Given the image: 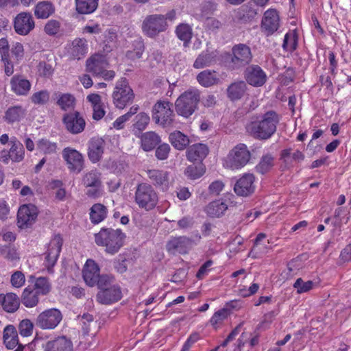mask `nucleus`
Masks as SVG:
<instances>
[{
  "label": "nucleus",
  "mask_w": 351,
  "mask_h": 351,
  "mask_svg": "<svg viewBox=\"0 0 351 351\" xmlns=\"http://www.w3.org/2000/svg\"><path fill=\"white\" fill-rule=\"evenodd\" d=\"M280 119L273 110L265 112L260 120L252 121L246 126L247 130L255 138L267 139L276 131Z\"/></svg>",
  "instance_id": "nucleus-1"
},
{
  "label": "nucleus",
  "mask_w": 351,
  "mask_h": 351,
  "mask_svg": "<svg viewBox=\"0 0 351 351\" xmlns=\"http://www.w3.org/2000/svg\"><path fill=\"white\" fill-rule=\"evenodd\" d=\"M124 237L119 229L101 228L95 234V241L97 245L105 247L107 253L114 254L123 246Z\"/></svg>",
  "instance_id": "nucleus-2"
},
{
  "label": "nucleus",
  "mask_w": 351,
  "mask_h": 351,
  "mask_svg": "<svg viewBox=\"0 0 351 351\" xmlns=\"http://www.w3.org/2000/svg\"><path fill=\"white\" fill-rule=\"evenodd\" d=\"M199 101V90L197 88H189L176 99V110L178 114L188 118L197 110Z\"/></svg>",
  "instance_id": "nucleus-3"
},
{
  "label": "nucleus",
  "mask_w": 351,
  "mask_h": 351,
  "mask_svg": "<svg viewBox=\"0 0 351 351\" xmlns=\"http://www.w3.org/2000/svg\"><path fill=\"white\" fill-rule=\"evenodd\" d=\"M158 202L157 192L147 183L137 185L134 193V202L138 206L146 211L154 209Z\"/></svg>",
  "instance_id": "nucleus-4"
},
{
  "label": "nucleus",
  "mask_w": 351,
  "mask_h": 351,
  "mask_svg": "<svg viewBox=\"0 0 351 351\" xmlns=\"http://www.w3.org/2000/svg\"><path fill=\"white\" fill-rule=\"evenodd\" d=\"M108 62L106 57L101 53H95L86 61V71L94 77H101L105 80H111L115 76L112 70H107Z\"/></svg>",
  "instance_id": "nucleus-5"
},
{
  "label": "nucleus",
  "mask_w": 351,
  "mask_h": 351,
  "mask_svg": "<svg viewBox=\"0 0 351 351\" xmlns=\"http://www.w3.org/2000/svg\"><path fill=\"white\" fill-rule=\"evenodd\" d=\"M167 22H165L163 14H154L147 15L141 25L142 32L146 36L155 38L160 33L168 29Z\"/></svg>",
  "instance_id": "nucleus-6"
},
{
  "label": "nucleus",
  "mask_w": 351,
  "mask_h": 351,
  "mask_svg": "<svg viewBox=\"0 0 351 351\" xmlns=\"http://www.w3.org/2000/svg\"><path fill=\"white\" fill-rule=\"evenodd\" d=\"M112 98L114 104L119 109H123L133 101L134 94L125 78H121L117 82Z\"/></svg>",
  "instance_id": "nucleus-7"
},
{
  "label": "nucleus",
  "mask_w": 351,
  "mask_h": 351,
  "mask_svg": "<svg viewBox=\"0 0 351 351\" xmlns=\"http://www.w3.org/2000/svg\"><path fill=\"white\" fill-rule=\"evenodd\" d=\"M172 104L169 101H158L154 106L152 118L156 123L163 128L171 126L175 114L171 109Z\"/></svg>",
  "instance_id": "nucleus-8"
},
{
  "label": "nucleus",
  "mask_w": 351,
  "mask_h": 351,
  "mask_svg": "<svg viewBox=\"0 0 351 351\" xmlns=\"http://www.w3.org/2000/svg\"><path fill=\"white\" fill-rule=\"evenodd\" d=\"M232 56L230 62L232 69L247 65L252 59L250 48L245 44L236 45L232 49Z\"/></svg>",
  "instance_id": "nucleus-9"
},
{
  "label": "nucleus",
  "mask_w": 351,
  "mask_h": 351,
  "mask_svg": "<svg viewBox=\"0 0 351 351\" xmlns=\"http://www.w3.org/2000/svg\"><path fill=\"white\" fill-rule=\"evenodd\" d=\"M62 319V313L58 309L50 308L38 315L36 319V325L42 329H53Z\"/></svg>",
  "instance_id": "nucleus-10"
},
{
  "label": "nucleus",
  "mask_w": 351,
  "mask_h": 351,
  "mask_svg": "<svg viewBox=\"0 0 351 351\" xmlns=\"http://www.w3.org/2000/svg\"><path fill=\"white\" fill-rule=\"evenodd\" d=\"M62 123L66 130L72 134L82 132L86 126V121L77 111L66 113L63 115Z\"/></svg>",
  "instance_id": "nucleus-11"
},
{
  "label": "nucleus",
  "mask_w": 351,
  "mask_h": 351,
  "mask_svg": "<svg viewBox=\"0 0 351 351\" xmlns=\"http://www.w3.org/2000/svg\"><path fill=\"white\" fill-rule=\"evenodd\" d=\"M14 31L21 36H26L35 27L32 14L29 12H21L14 19Z\"/></svg>",
  "instance_id": "nucleus-12"
},
{
  "label": "nucleus",
  "mask_w": 351,
  "mask_h": 351,
  "mask_svg": "<svg viewBox=\"0 0 351 351\" xmlns=\"http://www.w3.org/2000/svg\"><path fill=\"white\" fill-rule=\"evenodd\" d=\"M62 245V239L59 235H56L49 242L48 249L45 252V265L49 273H53Z\"/></svg>",
  "instance_id": "nucleus-13"
},
{
  "label": "nucleus",
  "mask_w": 351,
  "mask_h": 351,
  "mask_svg": "<svg viewBox=\"0 0 351 351\" xmlns=\"http://www.w3.org/2000/svg\"><path fill=\"white\" fill-rule=\"evenodd\" d=\"M280 27V16L275 9H269L264 12L261 20V31L267 36L272 35Z\"/></svg>",
  "instance_id": "nucleus-14"
},
{
  "label": "nucleus",
  "mask_w": 351,
  "mask_h": 351,
  "mask_svg": "<svg viewBox=\"0 0 351 351\" xmlns=\"http://www.w3.org/2000/svg\"><path fill=\"white\" fill-rule=\"evenodd\" d=\"M38 215V209L33 204H24L21 206L17 214V223L20 228H27L36 221Z\"/></svg>",
  "instance_id": "nucleus-15"
},
{
  "label": "nucleus",
  "mask_w": 351,
  "mask_h": 351,
  "mask_svg": "<svg viewBox=\"0 0 351 351\" xmlns=\"http://www.w3.org/2000/svg\"><path fill=\"white\" fill-rule=\"evenodd\" d=\"M244 78L247 83L254 87H261L267 82V75L257 64H251L244 71Z\"/></svg>",
  "instance_id": "nucleus-16"
},
{
  "label": "nucleus",
  "mask_w": 351,
  "mask_h": 351,
  "mask_svg": "<svg viewBox=\"0 0 351 351\" xmlns=\"http://www.w3.org/2000/svg\"><path fill=\"white\" fill-rule=\"evenodd\" d=\"M189 161L193 164L189 165L185 169V174L191 179L195 180L200 178L205 173V166L202 162L204 155H186Z\"/></svg>",
  "instance_id": "nucleus-17"
},
{
  "label": "nucleus",
  "mask_w": 351,
  "mask_h": 351,
  "mask_svg": "<svg viewBox=\"0 0 351 351\" xmlns=\"http://www.w3.org/2000/svg\"><path fill=\"white\" fill-rule=\"evenodd\" d=\"M229 202H226V199L223 202L221 200L214 201L210 202L206 208L205 212L208 215L212 217H219L221 216L228 207L235 206L237 202L232 200L234 198V195L230 194L228 195Z\"/></svg>",
  "instance_id": "nucleus-18"
},
{
  "label": "nucleus",
  "mask_w": 351,
  "mask_h": 351,
  "mask_svg": "<svg viewBox=\"0 0 351 351\" xmlns=\"http://www.w3.org/2000/svg\"><path fill=\"white\" fill-rule=\"evenodd\" d=\"M254 176L245 174L234 184V191L239 196L246 197L254 192Z\"/></svg>",
  "instance_id": "nucleus-19"
},
{
  "label": "nucleus",
  "mask_w": 351,
  "mask_h": 351,
  "mask_svg": "<svg viewBox=\"0 0 351 351\" xmlns=\"http://www.w3.org/2000/svg\"><path fill=\"white\" fill-rule=\"evenodd\" d=\"M88 42L84 38H75L73 40L68 50V55L71 60H80L85 57L88 53Z\"/></svg>",
  "instance_id": "nucleus-20"
},
{
  "label": "nucleus",
  "mask_w": 351,
  "mask_h": 351,
  "mask_svg": "<svg viewBox=\"0 0 351 351\" xmlns=\"http://www.w3.org/2000/svg\"><path fill=\"white\" fill-rule=\"evenodd\" d=\"M82 276L86 284L90 287L96 285L97 278L99 277V268L97 264L92 259H88L84 266Z\"/></svg>",
  "instance_id": "nucleus-21"
},
{
  "label": "nucleus",
  "mask_w": 351,
  "mask_h": 351,
  "mask_svg": "<svg viewBox=\"0 0 351 351\" xmlns=\"http://www.w3.org/2000/svg\"><path fill=\"white\" fill-rule=\"evenodd\" d=\"M121 291L118 285L110 286V289L98 292L97 300L103 304H110L121 300Z\"/></svg>",
  "instance_id": "nucleus-22"
},
{
  "label": "nucleus",
  "mask_w": 351,
  "mask_h": 351,
  "mask_svg": "<svg viewBox=\"0 0 351 351\" xmlns=\"http://www.w3.org/2000/svg\"><path fill=\"white\" fill-rule=\"evenodd\" d=\"M11 90L18 96L28 95L32 84L30 82L20 75H14L10 80Z\"/></svg>",
  "instance_id": "nucleus-23"
},
{
  "label": "nucleus",
  "mask_w": 351,
  "mask_h": 351,
  "mask_svg": "<svg viewBox=\"0 0 351 351\" xmlns=\"http://www.w3.org/2000/svg\"><path fill=\"white\" fill-rule=\"evenodd\" d=\"M193 245V241L186 237H176L170 240L167 243L169 251H176L180 254H185Z\"/></svg>",
  "instance_id": "nucleus-24"
},
{
  "label": "nucleus",
  "mask_w": 351,
  "mask_h": 351,
  "mask_svg": "<svg viewBox=\"0 0 351 351\" xmlns=\"http://www.w3.org/2000/svg\"><path fill=\"white\" fill-rule=\"evenodd\" d=\"M56 8L50 1L38 2L34 8V14L38 19H47L55 13Z\"/></svg>",
  "instance_id": "nucleus-25"
},
{
  "label": "nucleus",
  "mask_w": 351,
  "mask_h": 351,
  "mask_svg": "<svg viewBox=\"0 0 351 351\" xmlns=\"http://www.w3.org/2000/svg\"><path fill=\"white\" fill-rule=\"evenodd\" d=\"M141 145L143 151H152L161 141L160 137L154 132H147L141 134Z\"/></svg>",
  "instance_id": "nucleus-26"
},
{
  "label": "nucleus",
  "mask_w": 351,
  "mask_h": 351,
  "mask_svg": "<svg viewBox=\"0 0 351 351\" xmlns=\"http://www.w3.org/2000/svg\"><path fill=\"white\" fill-rule=\"evenodd\" d=\"M147 176L154 185L160 187L162 190L169 188V173L167 171L157 169L147 171Z\"/></svg>",
  "instance_id": "nucleus-27"
},
{
  "label": "nucleus",
  "mask_w": 351,
  "mask_h": 351,
  "mask_svg": "<svg viewBox=\"0 0 351 351\" xmlns=\"http://www.w3.org/2000/svg\"><path fill=\"white\" fill-rule=\"evenodd\" d=\"M72 342L65 337L48 341L45 346V351H72Z\"/></svg>",
  "instance_id": "nucleus-28"
},
{
  "label": "nucleus",
  "mask_w": 351,
  "mask_h": 351,
  "mask_svg": "<svg viewBox=\"0 0 351 351\" xmlns=\"http://www.w3.org/2000/svg\"><path fill=\"white\" fill-rule=\"evenodd\" d=\"M0 303L5 311L13 313L19 308L20 299L13 293H8L6 295L0 294Z\"/></svg>",
  "instance_id": "nucleus-29"
},
{
  "label": "nucleus",
  "mask_w": 351,
  "mask_h": 351,
  "mask_svg": "<svg viewBox=\"0 0 351 351\" xmlns=\"http://www.w3.org/2000/svg\"><path fill=\"white\" fill-rule=\"evenodd\" d=\"M250 155H227L224 158L223 166L231 169H238L244 167L250 160Z\"/></svg>",
  "instance_id": "nucleus-30"
},
{
  "label": "nucleus",
  "mask_w": 351,
  "mask_h": 351,
  "mask_svg": "<svg viewBox=\"0 0 351 351\" xmlns=\"http://www.w3.org/2000/svg\"><path fill=\"white\" fill-rule=\"evenodd\" d=\"M247 88V84L244 81L233 82L227 88L228 97L232 101L239 100L244 95Z\"/></svg>",
  "instance_id": "nucleus-31"
},
{
  "label": "nucleus",
  "mask_w": 351,
  "mask_h": 351,
  "mask_svg": "<svg viewBox=\"0 0 351 351\" xmlns=\"http://www.w3.org/2000/svg\"><path fill=\"white\" fill-rule=\"evenodd\" d=\"M39 297L40 295L37 292L32 288V286L29 285L23 290L21 301L25 306L32 308L38 304Z\"/></svg>",
  "instance_id": "nucleus-32"
},
{
  "label": "nucleus",
  "mask_w": 351,
  "mask_h": 351,
  "mask_svg": "<svg viewBox=\"0 0 351 351\" xmlns=\"http://www.w3.org/2000/svg\"><path fill=\"white\" fill-rule=\"evenodd\" d=\"M196 79L198 83L204 87L212 86L219 82L217 73L211 70H204L200 72Z\"/></svg>",
  "instance_id": "nucleus-33"
},
{
  "label": "nucleus",
  "mask_w": 351,
  "mask_h": 351,
  "mask_svg": "<svg viewBox=\"0 0 351 351\" xmlns=\"http://www.w3.org/2000/svg\"><path fill=\"white\" fill-rule=\"evenodd\" d=\"M149 117L145 112L138 114L134 119L132 131L136 137H140L149 123Z\"/></svg>",
  "instance_id": "nucleus-34"
},
{
  "label": "nucleus",
  "mask_w": 351,
  "mask_h": 351,
  "mask_svg": "<svg viewBox=\"0 0 351 351\" xmlns=\"http://www.w3.org/2000/svg\"><path fill=\"white\" fill-rule=\"evenodd\" d=\"M216 54L214 51L208 50L202 51L194 62L193 67L195 69H202L210 66L215 61Z\"/></svg>",
  "instance_id": "nucleus-35"
},
{
  "label": "nucleus",
  "mask_w": 351,
  "mask_h": 351,
  "mask_svg": "<svg viewBox=\"0 0 351 351\" xmlns=\"http://www.w3.org/2000/svg\"><path fill=\"white\" fill-rule=\"evenodd\" d=\"M99 0H75L76 11L81 14H89L98 7Z\"/></svg>",
  "instance_id": "nucleus-36"
},
{
  "label": "nucleus",
  "mask_w": 351,
  "mask_h": 351,
  "mask_svg": "<svg viewBox=\"0 0 351 351\" xmlns=\"http://www.w3.org/2000/svg\"><path fill=\"white\" fill-rule=\"evenodd\" d=\"M107 216V208L101 204H95L90 210V219L94 224L102 221Z\"/></svg>",
  "instance_id": "nucleus-37"
},
{
  "label": "nucleus",
  "mask_w": 351,
  "mask_h": 351,
  "mask_svg": "<svg viewBox=\"0 0 351 351\" xmlns=\"http://www.w3.org/2000/svg\"><path fill=\"white\" fill-rule=\"evenodd\" d=\"M56 104L62 110H73L75 106V98L71 93H60Z\"/></svg>",
  "instance_id": "nucleus-38"
},
{
  "label": "nucleus",
  "mask_w": 351,
  "mask_h": 351,
  "mask_svg": "<svg viewBox=\"0 0 351 351\" xmlns=\"http://www.w3.org/2000/svg\"><path fill=\"white\" fill-rule=\"evenodd\" d=\"M30 278L34 279V285L32 286V288L34 289L39 295H46L51 291V285L48 278L45 277L35 278L32 276Z\"/></svg>",
  "instance_id": "nucleus-39"
},
{
  "label": "nucleus",
  "mask_w": 351,
  "mask_h": 351,
  "mask_svg": "<svg viewBox=\"0 0 351 351\" xmlns=\"http://www.w3.org/2000/svg\"><path fill=\"white\" fill-rule=\"evenodd\" d=\"M176 34L184 42V46L187 47L193 36L191 27L186 23H181L176 27Z\"/></svg>",
  "instance_id": "nucleus-40"
},
{
  "label": "nucleus",
  "mask_w": 351,
  "mask_h": 351,
  "mask_svg": "<svg viewBox=\"0 0 351 351\" xmlns=\"http://www.w3.org/2000/svg\"><path fill=\"white\" fill-rule=\"evenodd\" d=\"M169 139L172 145L178 150H183L189 143V139L180 131L171 133Z\"/></svg>",
  "instance_id": "nucleus-41"
},
{
  "label": "nucleus",
  "mask_w": 351,
  "mask_h": 351,
  "mask_svg": "<svg viewBox=\"0 0 351 351\" xmlns=\"http://www.w3.org/2000/svg\"><path fill=\"white\" fill-rule=\"evenodd\" d=\"M68 168L72 171L80 172L83 169L82 155H63Z\"/></svg>",
  "instance_id": "nucleus-42"
},
{
  "label": "nucleus",
  "mask_w": 351,
  "mask_h": 351,
  "mask_svg": "<svg viewBox=\"0 0 351 351\" xmlns=\"http://www.w3.org/2000/svg\"><path fill=\"white\" fill-rule=\"evenodd\" d=\"M24 114L25 111L21 106L10 107L6 110L4 119L8 123H13L19 121Z\"/></svg>",
  "instance_id": "nucleus-43"
},
{
  "label": "nucleus",
  "mask_w": 351,
  "mask_h": 351,
  "mask_svg": "<svg viewBox=\"0 0 351 351\" xmlns=\"http://www.w3.org/2000/svg\"><path fill=\"white\" fill-rule=\"evenodd\" d=\"M105 141L99 137L92 138L88 142V154H103Z\"/></svg>",
  "instance_id": "nucleus-44"
},
{
  "label": "nucleus",
  "mask_w": 351,
  "mask_h": 351,
  "mask_svg": "<svg viewBox=\"0 0 351 351\" xmlns=\"http://www.w3.org/2000/svg\"><path fill=\"white\" fill-rule=\"evenodd\" d=\"M50 99V93L47 90H42L32 94L31 101L36 105L43 106L47 104Z\"/></svg>",
  "instance_id": "nucleus-45"
},
{
  "label": "nucleus",
  "mask_w": 351,
  "mask_h": 351,
  "mask_svg": "<svg viewBox=\"0 0 351 351\" xmlns=\"http://www.w3.org/2000/svg\"><path fill=\"white\" fill-rule=\"evenodd\" d=\"M324 132L322 130H316L312 136L311 140L310 141L307 147L309 151L313 152L314 154L322 152L324 151V147L322 145L319 144L317 141L322 134Z\"/></svg>",
  "instance_id": "nucleus-46"
},
{
  "label": "nucleus",
  "mask_w": 351,
  "mask_h": 351,
  "mask_svg": "<svg viewBox=\"0 0 351 351\" xmlns=\"http://www.w3.org/2000/svg\"><path fill=\"white\" fill-rule=\"evenodd\" d=\"M0 254L3 258L10 261L19 259V254L16 249L10 245L1 246L0 247Z\"/></svg>",
  "instance_id": "nucleus-47"
},
{
  "label": "nucleus",
  "mask_w": 351,
  "mask_h": 351,
  "mask_svg": "<svg viewBox=\"0 0 351 351\" xmlns=\"http://www.w3.org/2000/svg\"><path fill=\"white\" fill-rule=\"evenodd\" d=\"M82 183L85 187L101 186L99 174L94 171L86 173L82 179Z\"/></svg>",
  "instance_id": "nucleus-48"
},
{
  "label": "nucleus",
  "mask_w": 351,
  "mask_h": 351,
  "mask_svg": "<svg viewBox=\"0 0 351 351\" xmlns=\"http://www.w3.org/2000/svg\"><path fill=\"white\" fill-rule=\"evenodd\" d=\"M37 149L40 152L51 154L56 152L57 146L56 143H51L47 139L42 138L37 143Z\"/></svg>",
  "instance_id": "nucleus-49"
},
{
  "label": "nucleus",
  "mask_w": 351,
  "mask_h": 351,
  "mask_svg": "<svg viewBox=\"0 0 351 351\" xmlns=\"http://www.w3.org/2000/svg\"><path fill=\"white\" fill-rule=\"evenodd\" d=\"M229 314L230 312L227 308H221L215 312L210 320L211 325L217 328L218 325L221 324L228 317Z\"/></svg>",
  "instance_id": "nucleus-50"
},
{
  "label": "nucleus",
  "mask_w": 351,
  "mask_h": 351,
  "mask_svg": "<svg viewBox=\"0 0 351 351\" xmlns=\"http://www.w3.org/2000/svg\"><path fill=\"white\" fill-rule=\"evenodd\" d=\"M315 283L311 280L304 281L302 278H298L293 284V287L297 289L298 293L308 292L311 290Z\"/></svg>",
  "instance_id": "nucleus-51"
},
{
  "label": "nucleus",
  "mask_w": 351,
  "mask_h": 351,
  "mask_svg": "<svg viewBox=\"0 0 351 351\" xmlns=\"http://www.w3.org/2000/svg\"><path fill=\"white\" fill-rule=\"evenodd\" d=\"M60 22L58 20L51 19L45 25L44 31L49 36H55L60 32Z\"/></svg>",
  "instance_id": "nucleus-52"
},
{
  "label": "nucleus",
  "mask_w": 351,
  "mask_h": 351,
  "mask_svg": "<svg viewBox=\"0 0 351 351\" xmlns=\"http://www.w3.org/2000/svg\"><path fill=\"white\" fill-rule=\"evenodd\" d=\"M273 166V158L270 155H264L259 164L256 167L258 172L265 173Z\"/></svg>",
  "instance_id": "nucleus-53"
},
{
  "label": "nucleus",
  "mask_w": 351,
  "mask_h": 351,
  "mask_svg": "<svg viewBox=\"0 0 351 351\" xmlns=\"http://www.w3.org/2000/svg\"><path fill=\"white\" fill-rule=\"evenodd\" d=\"M114 278L112 276L108 275H101L97 278L96 285L100 291L110 289V286L114 285L113 284Z\"/></svg>",
  "instance_id": "nucleus-54"
},
{
  "label": "nucleus",
  "mask_w": 351,
  "mask_h": 351,
  "mask_svg": "<svg viewBox=\"0 0 351 351\" xmlns=\"http://www.w3.org/2000/svg\"><path fill=\"white\" fill-rule=\"evenodd\" d=\"M34 324L29 319L22 320L19 326V333L23 337L30 336L33 331Z\"/></svg>",
  "instance_id": "nucleus-55"
},
{
  "label": "nucleus",
  "mask_w": 351,
  "mask_h": 351,
  "mask_svg": "<svg viewBox=\"0 0 351 351\" xmlns=\"http://www.w3.org/2000/svg\"><path fill=\"white\" fill-rule=\"evenodd\" d=\"M297 45V39L294 36L285 34L282 44L285 50L292 52L296 49Z\"/></svg>",
  "instance_id": "nucleus-56"
},
{
  "label": "nucleus",
  "mask_w": 351,
  "mask_h": 351,
  "mask_svg": "<svg viewBox=\"0 0 351 351\" xmlns=\"http://www.w3.org/2000/svg\"><path fill=\"white\" fill-rule=\"evenodd\" d=\"M38 72L40 76L49 77L53 73V69L50 64L45 62H39L38 66Z\"/></svg>",
  "instance_id": "nucleus-57"
},
{
  "label": "nucleus",
  "mask_w": 351,
  "mask_h": 351,
  "mask_svg": "<svg viewBox=\"0 0 351 351\" xmlns=\"http://www.w3.org/2000/svg\"><path fill=\"white\" fill-rule=\"evenodd\" d=\"M10 282L13 287H21L25 282V275L21 271H16L12 275Z\"/></svg>",
  "instance_id": "nucleus-58"
},
{
  "label": "nucleus",
  "mask_w": 351,
  "mask_h": 351,
  "mask_svg": "<svg viewBox=\"0 0 351 351\" xmlns=\"http://www.w3.org/2000/svg\"><path fill=\"white\" fill-rule=\"evenodd\" d=\"M209 149L206 145L197 143L191 145L186 154H208Z\"/></svg>",
  "instance_id": "nucleus-59"
},
{
  "label": "nucleus",
  "mask_w": 351,
  "mask_h": 351,
  "mask_svg": "<svg viewBox=\"0 0 351 351\" xmlns=\"http://www.w3.org/2000/svg\"><path fill=\"white\" fill-rule=\"evenodd\" d=\"M10 145H11L10 152H12V154H19L23 151V144L16 137L11 138L10 140Z\"/></svg>",
  "instance_id": "nucleus-60"
},
{
  "label": "nucleus",
  "mask_w": 351,
  "mask_h": 351,
  "mask_svg": "<svg viewBox=\"0 0 351 351\" xmlns=\"http://www.w3.org/2000/svg\"><path fill=\"white\" fill-rule=\"evenodd\" d=\"M10 45L8 40L6 38H1L0 39V54L1 58L8 57L10 56Z\"/></svg>",
  "instance_id": "nucleus-61"
},
{
  "label": "nucleus",
  "mask_w": 351,
  "mask_h": 351,
  "mask_svg": "<svg viewBox=\"0 0 351 351\" xmlns=\"http://www.w3.org/2000/svg\"><path fill=\"white\" fill-rule=\"evenodd\" d=\"M224 184L220 180H216L213 182L208 187L209 193L210 194L219 195V193L223 190Z\"/></svg>",
  "instance_id": "nucleus-62"
},
{
  "label": "nucleus",
  "mask_w": 351,
  "mask_h": 351,
  "mask_svg": "<svg viewBox=\"0 0 351 351\" xmlns=\"http://www.w3.org/2000/svg\"><path fill=\"white\" fill-rule=\"evenodd\" d=\"M11 51L17 60L22 58L24 55V49L23 45L20 43H15L13 45Z\"/></svg>",
  "instance_id": "nucleus-63"
},
{
  "label": "nucleus",
  "mask_w": 351,
  "mask_h": 351,
  "mask_svg": "<svg viewBox=\"0 0 351 351\" xmlns=\"http://www.w3.org/2000/svg\"><path fill=\"white\" fill-rule=\"evenodd\" d=\"M93 119L94 120L99 121L105 115V110L104 109L103 104L93 106Z\"/></svg>",
  "instance_id": "nucleus-64"
}]
</instances>
